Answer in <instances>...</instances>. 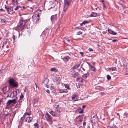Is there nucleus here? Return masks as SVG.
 Listing matches in <instances>:
<instances>
[{
  "mask_svg": "<svg viewBox=\"0 0 128 128\" xmlns=\"http://www.w3.org/2000/svg\"><path fill=\"white\" fill-rule=\"evenodd\" d=\"M26 20L23 21L22 19L19 20V24L17 26L18 28L21 30H23L24 28L25 24L26 22Z\"/></svg>",
  "mask_w": 128,
  "mask_h": 128,
  "instance_id": "f257e3e1",
  "label": "nucleus"
},
{
  "mask_svg": "<svg viewBox=\"0 0 128 128\" xmlns=\"http://www.w3.org/2000/svg\"><path fill=\"white\" fill-rule=\"evenodd\" d=\"M53 116H56L60 114V110L58 108H56L55 109V112H54L52 110L49 112Z\"/></svg>",
  "mask_w": 128,
  "mask_h": 128,
  "instance_id": "f03ea898",
  "label": "nucleus"
},
{
  "mask_svg": "<svg viewBox=\"0 0 128 128\" xmlns=\"http://www.w3.org/2000/svg\"><path fill=\"white\" fill-rule=\"evenodd\" d=\"M70 2L69 0H66L65 1L64 6V8L63 12H65L67 10L68 7L70 5Z\"/></svg>",
  "mask_w": 128,
  "mask_h": 128,
  "instance_id": "7ed1b4c3",
  "label": "nucleus"
},
{
  "mask_svg": "<svg viewBox=\"0 0 128 128\" xmlns=\"http://www.w3.org/2000/svg\"><path fill=\"white\" fill-rule=\"evenodd\" d=\"M9 82L10 85L13 87H15L18 86L17 83L14 82L12 79H10L9 81Z\"/></svg>",
  "mask_w": 128,
  "mask_h": 128,
  "instance_id": "20e7f679",
  "label": "nucleus"
},
{
  "mask_svg": "<svg viewBox=\"0 0 128 128\" xmlns=\"http://www.w3.org/2000/svg\"><path fill=\"white\" fill-rule=\"evenodd\" d=\"M45 118L46 119L47 121L49 122L50 124H52V118L50 117V115L48 112L46 113Z\"/></svg>",
  "mask_w": 128,
  "mask_h": 128,
  "instance_id": "39448f33",
  "label": "nucleus"
},
{
  "mask_svg": "<svg viewBox=\"0 0 128 128\" xmlns=\"http://www.w3.org/2000/svg\"><path fill=\"white\" fill-rule=\"evenodd\" d=\"M16 100L15 99H14L12 100H10L8 101L6 103V104L7 105H10L12 104H15L16 103Z\"/></svg>",
  "mask_w": 128,
  "mask_h": 128,
  "instance_id": "423d86ee",
  "label": "nucleus"
},
{
  "mask_svg": "<svg viewBox=\"0 0 128 128\" xmlns=\"http://www.w3.org/2000/svg\"><path fill=\"white\" fill-rule=\"evenodd\" d=\"M72 99L74 101H77L78 100V96L77 95L74 94L72 96Z\"/></svg>",
  "mask_w": 128,
  "mask_h": 128,
  "instance_id": "0eeeda50",
  "label": "nucleus"
},
{
  "mask_svg": "<svg viewBox=\"0 0 128 128\" xmlns=\"http://www.w3.org/2000/svg\"><path fill=\"white\" fill-rule=\"evenodd\" d=\"M61 75L60 74H56L55 76V80L58 82L60 81Z\"/></svg>",
  "mask_w": 128,
  "mask_h": 128,
  "instance_id": "6e6552de",
  "label": "nucleus"
},
{
  "mask_svg": "<svg viewBox=\"0 0 128 128\" xmlns=\"http://www.w3.org/2000/svg\"><path fill=\"white\" fill-rule=\"evenodd\" d=\"M71 74L75 78L77 77V76L78 75V72H76L73 70L71 71Z\"/></svg>",
  "mask_w": 128,
  "mask_h": 128,
  "instance_id": "1a4fd4ad",
  "label": "nucleus"
},
{
  "mask_svg": "<svg viewBox=\"0 0 128 128\" xmlns=\"http://www.w3.org/2000/svg\"><path fill=\"white\" fill-rule=\"evenodd\" d=\"M50 18L52 22L54 21L55 20H56L57 19V17L56 14L52 16Z\"/></svg>",
  "mask_w": 128,
  "mask_h": 128,
  "instance_id": "9d476101",
  "label": "nucleus"
},
{
  "mask_svg": "<svg viewBox=\"0 0 128 128\" xmlns=\"http://www.w3.org/2000/svg\"><path fill=\"white\" fill-rule=\"evenodd\" d=\"M32 119V118L30 117H27L25 120V121L29 123L30 122Z\"/></svg>",
  "mask_w": 128,
  "mask_h": 128,
  "instance_id": "9b49d317",
  "label": "nucleus"
},
{
  "mask_svg": "<svg viewBox=\"0 0 128 128\" xmlns=\"http://www.w3.org/2000/svg\"><path fill=\"white\" fill-rule=\"evenodd\" d=\"M38 98H34L33 100H32V102L33 103V105L34 106L35 105V104H36L37 103L38 101Z\"/></svg>",
  "mask_w": 128,
  "mask_h": 128,
  "instance_id": "f8f14e48",
  "label": "nucleus"
},
{
  "mask_svg": "<svg viewBox=\"0 0 128 128\" xmlns=\"http://www.w3.org/2000/svg\"><path fill=\"white\" fill-rule=\"evenodd\" d=\"M62 58L65 62H67L70 59L69 57L67 56L62 57Z\"/></svg>",
  "mask_w": 128,
  "mask_h": 128,
  "instance_id": "ddd939ff",
  "label": "nucleus"
},
{
  "mask_svg": "<svg viewBox=\"0 0 128 128\" xmlns=\"http://www.w3.org/2000/svg\"><path fill=\"white\" fill-rule=\"evenodd\" d=\"M8 12L10 14H12L13 13V11L12 10V9L11 7H10L9 9L7 10Z\"/></svg>",
  "mask_w": 128,
  "mask_h": 128,
  "instance_id": "4468645a",
  "label": "nucleus"
},
{
  "mask_svg": "<svg viewBox=\"0 0 128 128\" xmlns=\"http://www.w3.org/2000/svg\"><path fill=\"white\" fill-rule=\"evenodd\" d=\"M88 64L90 66V68L91 70H92L93 71H94L95 70L96 68H95V67L93 66H92L89 63Z\"/></svg>",
  "mask_w": 128,
  "mask_h": 128,
  "instance_id": "2eb2a0df",
  "label": "nucleus"
},
{
  "mask_svg": "<svg viewBox=\"0 0 128 128\" xmlns=\"http://www.w3.org/2000/svg\"><path fill=\"white\" fill-rule=\"evenodd\" d=\"M97 13L95 12H92L90 15V16L91 17H96L97 16Z\"/></svg>",
  "mask_w": 128,
  "mask_h": 128,
  "instance_id": "dca6fc26",
  "label": "nucleus"
},
{
  "mask_svg": "<svg viewBox=\"0 0 128 128\" xmlns=\"http://www.w3.org/2000/svg\"><path fill=\"white\" fill-rule=\"evenodd\" d=\"M80 65V64H74V66L72 68H78Z\"/></svg>",
  "mask_w": 128,
  "mask_h": 128,
  "instance_id": "f3484780",
  "label": "nucleus"
},
{
  "mask_svg": "<svg viewBox=\"0 0 128 128\" xmlns=\"http://www.w3.org/2000/svg\"><path fill=\"white\" fill-rule=\"evenodd\" d=\"M26 117L24 115L22 117H21L20 118V121L21 122V124H22L24 121L25 118Z\"/></svg>",
  "mask_w": 128,
  "mask_h": 128,
  "instance_id": "a211bd4d",
  "label": "nucleus"
},
{
  "mask_svg": "<svg viewBox=\"0 0 128 128\" xmlns=\"http://www.w3.org/2000/svg\"><path fill=\"white\" fill-rule=\"evenodd\" d=\"M64 85L65 86L66 88L68 89V90H70V88L69 87V86L68 84H64Z\"/></svg>",
  "mask_w": 128,
  "mask_h": 128,
  "instance_id": "6ab92c4d",
  "label": "nucleus"
},
{
  "mask_svg": "<svg viewBox=\"0 0 128 128\" xmlns=\"http://www.w3.org/2000/svg\"><path fill=\"white\" fill-rule=\"evenodd\" d=\"M17 95V92L15 90L13 92V96H16Z\"/></svg>",
  "mask_w": 128,
  "mask_h": 128,
  "instance_id": "aec40b11",
  "label": "nucleus"
},
{
  "mask_svg": "<svg viewBox=\"0 0 128 128\" xmlns=\"http://www.w3.org/2000/svg\"><path fill=\"white\" fill-rule=\"evenodd\" d=\"M64 41L65 42H67L68 43L69 42H70V40L69 39L66 38H64Z\"/></svg>",
  "mask_w": 128,
  "mask_h": 128,
  "instance_id": "412c9836",
  "label": "nucleus"
},
{
  "mask_svg": "<svg viewBox=\"0 0 128 128\" xmlns=\"http://www.w3.org/2000/svg\"><path fill=\"white\" fill-rule=\"evenodd\" d=\"M88 22L87 21H84L80 24V26H82L83 24L85 25L86 24L88 23Z\"/></svg>",
  "mask_w": 128,
  "mask_h": 128,
  "instance_id": "4be33fe9",
  "label": "nucleus"
},
{
  "mask_svg": "<svg viewBox=\"0 0 128 128\" xmlns=\"http://www.w3.org/2000/svg\"><path fill=\"white\" fill-rule=\"evenodd\" d=\"M109 32L110 34L114 35H115L116 34V32L112 30L110 31Z\"/></svg>",
  "mask_w": 128,
  "mask_h": 128,
  "instance_id": "5701e85b",
  "label": "nucleus"
},
{
  "mask_svg": "<svg viewBox=\"0 0 128 128\" xmlns=\"http://www.w3.org/2000/svg\"><path fill=\"white\" fill-rule=\"evenodd\" d=\"M58 92L60 93H62L63 92H66V91H65L64 90H58Z\"/></svg>",
  "mask_w": 128,
  "mask_h": 128,
  "instance_id": "b1692460",
  "label": "nucleus"
},
{
  "mask_svg": "<svg viewBox=\"0 0 128 128\" xmlns=\"http://www.w3.org/2000/svg\"><path fill=\"white\" fill-rule=\"evenodd\" d=\"M50 70L51 71H54L56 72L58 71V70L55 68H51Z\"/></svg>",
  "mask_w": 128,
  "mask_h": 128,
  "instance_id": "393cba45",
  "label": "nucleus"
},
{
  "mask_svg": "<svg viewBox=\"0 0 128 128\" xmlns=\"http://www.w3.org/2000/svg\"><path fill=\"white\" fill-rule=\"evenodd\" d=\"M34 125V128H39V126L38 124L36 123H35Z\"/></svg>",
  "mask_w": 128,
  "mask_h": 128,
  "instance_id": "a878e982",
  "label": "nucleus"
},
{
  "mask_svg": "<svg viewBox=\"0 0 128 128\" xmlns=\"http://www.w3.org/2000/svg\"><path fill=\"white\" fill-rule=\"evenodd\" d=\"M88 76V75L86 74H84L82 75V77L85 78H86Z\"/></svg>",
  "mask_w": 128,
  "mask_h": 128,
  "instance_id": "bb28decb",
  "label": "nucleus"
},
{
  "mask_svg": "<svg viewBox=\"0 0 128 128\" xmlns=\"http://www.w3.org/2000/svg\"><path fill=\"white\" fill-rule=\"evenodd\" d=\"M30 114V112H26L24 114V115L26 117L27 115H28V116H29Z\"/></svg>",
  "mask_w": 128,
  "mask_h": 128,
  "instance_id": "cd10ccee",
  "label": "nucleus"
},
{
  "mask_svg": "<svg viewBox=\"0 0 128 128\" xmlns=\"http://www.w3.org/2000/svg\"><path fill=\"white\" fill-rule=\"evenodd\" d=\"M1 22L2 23V24H6V20L4 19H1Z\"/></svg>",
  "mask_w": 128,
  "mask_h": 128,
  "instance_id": "c85d7f7f",
  "label": "nucleus"
},
{
  "mask_svg": "<svg viewBox=\"0 0 128 128\" xmlns=\"http://www.w3.org/2000/svg\"><path fill=\"white\" fill-rule=\"evenodd\" d=\"M77 81H79L80 82H82V79L80 78H77Z\"/></svg>",
  "mask_w": 128,
  "mask_h": 128,
  "instance_id": "c756f323",
  "label": "nucleus"
},
{
  "mask_svg": "<svg viewBox=\"0 0 128 128\" xmlns=\"http://www.w3.org/2000/svg\"><path fill=\"white\" fill-rule=\"evenodd\" d=\"M10 7L9 6H6V5H5V8L7 10L9 9V8Z\"/></svg>",
  "mask_w": 128,
  "mask_h": 128,
  "instance_id": "7c9ffc66",
  "label": "nucleus"
},
{
  "mask_svg": "<svg viewBox=\"0 0 128 128\" xmlns=\"http://www.w3.org/2000/svg\"><path fill=\"white\" fill-rule=\"evenodd\" d=\"M106 78L108 80H109L111 79V77L109 75H108L106 76Z\"/></svg>",
  "mask_w": 128,
  "mask_h": 128,
  "instance_id": "2f4dec72",
  "label": "nucleus"
},
{
  "mask_svg": "<svg viewBox=\"0 0 128 128\" xmlns=\"http://www.w3.org/2000/svg\"><path fill=\"white\" fill-rule=\"evenodd\" d=\"M12 2L13 3L16 4H17V0H12Z\"/></svg>",
  "mask_w": 128,
  "mask_h": 128,
  "instance_id": "473e14b6",
  "label": "nucleus"
},
{
  "mask_svg": "<svg viewBox=\"0 0 128 128\" xmlns=\"http://www.w3.org/2000/svg\"><path fill=\"white\" fill-rule=\"evenodd\" d=\"M24 97V95L21 93V95L20 97V100L22 99Z\"/></svg>",
  "mask_w": 128,
  "mask_h": 128,
  "instance_id": "72a5a7b5",
  "label": "nucleus"
},
{
  "mask_svg": "<svg viewBox=\"0 0 128 128\" xmlns=\"http://www.w3.org/2000/svg\"><path fill=\"white\" fill-rule=\"evenodd\" d=\"M82 34V32L80 31L77 32V35H79Z\"/></svg>",
  "mask_w": 128,
  "mask_h": 128,
  "instance_id": "f704fd0d",
  "label": "nucleus"
},
{
  "mask_svg": "<svg viewBox=\"0 0 128 128\" xmlns=\"http://www.w3.org/2000/svg\"><path fill=\"white\" fill-rule=\"evenodd\" d=\"M116 68L115 67H113L112 68V71L116 70Z\"/></svg>",
  "mask_w": 128,
  "mask_h": 128,
  "instance_id": "c9c22d12",
  "label": "nucleus"
},
{
  "mask_svg": "<svg viewBox=\"0 0 128 128\" xmlns=\"http://www.w3.org/2000/svg\"><path fill=\"white\" fill-rule=\"evenodd\" d=\"M19 7H20V6H16V7L15 8H14V10H17L19 8Z\"/></svg>",
  "mask_w": 128,
  "mask_h": 128,
  "instance_id": "e433bc0d",
  "label": "nucleus"
},
{
  "mask_svg": "<svg viewBox=\"0 0 128 128\" xmlns=\"http://www.w3.org/2000/svg\"><path fill=\"white\" fill-rule=\"evenodd\" d=\"M48 80L47 79H45L44 80V81L42 82V83L44 84V82H48ZM46 83H47V82H46Z\"/></svg>",
  "mask_w": 128,
  "mask_h": 128,
  "instance_id": "4c0bfd02",
  "label": "nucleus"
},
{
  "mask_svg": "<svg viewBox=\"0 0 128 128\" xmlns=\"http://www.w3.org/2000/svg\"><path fill=\"white\" fill-rule=\"evenodd\" d=\"M10 106L9 105H7L6 104V106L5 107L6 109L9 108H10V106Z\"/></svg>",
  "mask_w": 128,
  "mask_h": 128,
  "instance_id": "58836bf2",
  "label": "nucleus"
},
{
  "mask_svg": "<svg viewBox=\"0 0 128 128\" xmlns=\"http://www.w3.org/2000/svg\"><path fill=\"white\" fill-rule=\"evenodd\" d=\"M113 126L110 125L107 126V128H113Z\"/></svg>",
  "mask_w": 128,
  "mask_h": 128,
  "instance_id": "ea45409f",
  "label": "nucleus"
},
{
  "mask_svg": "<svg viewBox=\"0 0 128 128\" xmlns=\"http://www.w3.org/2000/svg\"><path fill=\"white\" fill-rule=\"evenodd\" d=\"M128 115V114L127 112H125L124 114V116H126Z\"/></svg>",
  "mask_w": 128,
  "mask_h": 128,
  "instance_id": "a19ab883",
  "label": "nucleus"
},
{
  "mask_svg": "<svg viewBox=\"0 0 128 128\" xmlns=\"http://www.w3.org/2000/svg\"><path fill=\"white\" fill-rule=\"evenodd\" d=\"M99 88L101 90H102L104 89V88L103 87H100V88Z\"/></svg>",
  "mask_w": 128,
  "mask_h": 128,
  "instance_id": "79ce46f5",
  "label": "nucleus"
},
{
  "mask_svg": "<svg viewBox=\"0 0 128 128\" xmlns=\"http://www.w3.org/2000/svg\"><path fill=\"white\" fill-rule=\"evenodd\" d=\"M80 53L81 54V56L83 57V55H84V53H83V52H80Z\"/></svg>",
  "mask_w": 128,
  "mask_h": 128,
  "instance_id": "37998d69",
  "label": "nucleus"
},
{
  "mask_svg": "<svg viewBox=\"0 0 128 128\" xmlns=\"http://www.w3.org/2000/svg\"><path fill=\"white\" fill-rule=\"evenodd\" d=\"M83 110H81L79 112V113L80 114H82L83 112Z\"/></svg>",
  "mask_w": 128,
  "mask_h": 128,
  "instance_id": "c03bdc74",
  "label": "nucleus"
},
{
  "mask_svg": "<svg viewBox=\"0 0 128 128\" xmlns=\"http://www.w3.org/2000/svg\"><path fill=\"white\" fill-rule=\"evenodd\" d=\"M82 120H81L80 119L79 120V122L78 124H81Z\"/></svg>",
  "mask_w": 128,
  "mask_h": 128,
  "instance_id": "a18cd8bd",
  "label": "nucleus"
},
{
  "mask_svg": "<svg viewBox=\"0 0 128 128\" xmlns=\"http://www.w3.org/2000/svg\"><path fill=\"white\" fill-rule=\"evenodd\" d=\"M46 92L48 94L50 93V92L48 90H46Z\"/></svg>",
  "mask_w": 128,
  "mask_h": 128,
  "instance_id": "49530a36",
  "label": "nucleus"
},
{
  "mask_svg": "<svg viewBox=\"0 0 128 128\" xmlns=\"http://www.w3.org/2000/svg\"><path fill=\"white\" fill-rule=\"evenodd\" d=\"M0 10L3 12H4L5 11V10L2 8L0 9Z\"/></svg>",
  "mask_w": 128,
  "mask_h": 128,
  "instance_id": "de8ad7c7",
  "label": "nucleus"
},
{
  "mask_svg": "<svg viewBox=\"0 0 128 128\" xmlns=\"http://www.w3.org/2000/svg\"><path fill=\"white\" fill-rule=\"evenodd\" d=\"M88 50H90V51H93V50L91 48H89Z\"/></svg>",
  "mask_w": 128,
  "mask_h": 128,
  "instance_id": "09e8293b",
  "label": "nucleus"
},
{
  "mask_svg": "<svg viewBox=\"0 0 128 128\" xmlns=\"http://www.w3.org/2000/svg\"><path fill=\"white\" fill-rule=\"evenodd\" d=\"M22 9H21V10H24L25 8L24 6H22Z\"/></svg>",
  "mask_w": 128,
  "mask_h": 128,
  "instance_id": "8fccbe9b",
  "label": "nucleus"
},
{
  "mask_svg": "<svg viewBox=\"0 0 128 128\" xmlns=\"http://www.w3.org/2000/svg\"><path fill=\"white\" fill-rule=\"evenodd\" d=\"M112 42H116L117 41V40H112Z\"/></svg>",
  "mask_w": 128,
  "mask_h": 128,
  "instance_id": "3c124183",
  "label": "nucleus"
},
{
  "mask_svg": "<svg viewBox=\"0 0 128 128\" xmlns=\"http://www.w3.org/2000/svg\"><path fill=\"white\" fill-rule=\"evenodd\" d=\"M103 8H106L105 5L104 4H103Z\"/></svg>",
  "mask_w": 128,
  "mask_h": 128,
  "instance_id": "603ef678",
  "label": "nucleus"
},
{
  "mask_svg": "<svg viewBox=\"0 0 128 128\" xmlns=\"http://www.w3.org/2000/svg\"><path fill=\"white\" fill-rule=\"evenodd\" d=\"M86 122H84V123H83V126H84L86 125Z\"/></svg>",
  "mask_w": 128,
  "mask_h": 128,
  "instance_id": "864d4df0",
  "label": "nucleus"
},
{
  "mask_svg": "<svg viewBox=\"0 0 128 128\" xmlns=\"http://www.w3.org/2000/svg\"><path fill=\"white\" fill-rule=\"evenodd\" d=\"M22 7H21V6H20V7L19 8V9H18L19 10H21V9H22Z\"/></svg>",
  "mask_w": 128,
  "mask_h": 128,
  "instance_id": "5fc2aeb1",
  "label": "nucleus"
},
{
  "mask_svg": "<svg viewBox=\"0 0 128 128\" xmlns=\"http://www.w3.org/2000/svg\"><path fill=\"white\" fill-rule=\"evenodd\" d=\"M100 94H101L102 95H103L105 93L104 92H101L100 93Z\"/></svg>",
  "mask_w": 128,
  "mask_h": 128,
  "instance_id": "6e6d98bb",
  "label": "nucleus"
},
{
  "mask_svg": "<svg viewBox=\"0 0 128 128\" xmlns=\"http://www.w3.org/2000/svg\"><path fill=\"white\" fill-rule=\"evenodd\" d=\"M126 72H128V67L126 68Z\"/></svg>",
  "mask_w": 128,
  "mask_h": 128,
  "instance_id": "4d7b16f0",
  "label": "nucleus"
},
{
  "mask_svg": "<svg viewBox=\"0 0 128 128\" xmlns=\"http://www.w3.org/2000/svg\"><path fill=\"white\" fill-rule=\"evenodd\" d=\"M85 107L86 106L85 105H83L82 106V108H85Z\"/></svg>",
  "mask_w": 128,
  "mask_h": 128,
  "instance_id": "13d9d810",
  "label": "nucleus"
},
{
  "mask_svg": "<svg viewBox=\"0 0 128 128\" xmlns=\"http://www.w3.org/2000/svg\"><path fill=\"white\" fill-rule=\"evenodd\" d=\"M92 64H94L95 63V62H92Z\"/></svg>",
  "mask_w": 128,
  "mask_h": 128,
  "instance_id": "bf43d9fd",
  "label": "nucleus"
},
{
  "mask_svg": "<svg viewBox=\"0 0 128 128\" xmlns=\"http://www.w3.org/2000/svg\"><path fill=\"white\" fill-rule=\"evenodd\" d=\"M102 33L103 34H105L106 33V32H102Z\"/></svg>",
  "mask_w": 128,
  "mask_h": 128,
  "instance_id": "052dcab7",
  "label": "nucleus"
},
{
  "mask_svg": "<svg viewBox=\"0 0 128 128\" xmlns=\"http://www.w3.org/2000/svg\"><path fill=\"white\" fill-rule=\"evenodd\" d=\"M109 68V70H112V68Z\"/></svg>",
  "mask_w": 128,
  "mask_h": 128,
  "instance_id": "680f3d73",
  "label": "nucleus"
},
{
  "mask_svg": "<svg viewBox=\"0 0 128 128\" xmlns=\"http://www.w3.org/2000/svg\"><path fill=\"white\" fill-rule=\"evenodd\" d=\"M35 85H36V87H37V85L36 84V83H35Z\"/></svg>",
  "mask_w": 128,
  "mask_h": 128,
  "instance_id": "e2e57ef3",
  "label": "nucleus"
},
{
  "mask_svg": "<svg viewBox=\"0 0 128 128\" xmlns=\"http://www.w3.org/2000/svg\"><path fill=\"white\" fill-rule=\"evenodd\" d=\"M117 115L118 116L119 115V114L118 113H117Z\"/></svg>",
  "mask_w": 128,
  "mask_h": 128,
  "instance_id": "0e129e2a",
  "label": "nucleus"
},
{
  "mask_svg": "<svg viewBox=\"0 0 128 128\" xmlns=\"http://www.w3.org/2000/svg\"><path fill=\"white\" fill-rule=\"evenodd\" d=\"M1 38H0V41L1 40Z\"/></svg>",
  "mask_w": 128,
  "mask_h": 128,
  "instance_id": "69168bd1",
  "label": "nucleus"
},
{
  "mask_svg": "<svg viewBox=\"0 0 128 128\" xmlns=\"http://www.w3.org/2000/svg\"><path fill=\"white\" fill-rule=\"evenodd\" d=\"M39 16V14H38V15H37V16H38H38Z\"/></svg>",
  "mask_w": 128,
  "mask_h": 128,
  "instance_id": "338daca9",
  "label": "nucleus"
},
{
  "mask_svg": "<svg viewBox=\"0 0 128 128\" xmlns=\"http://www.w3.org/2000/svg\"><path fill=\"white\" fill-rule=\"evenodd\" d=\"M58 128H62L61 127H59Z\"/></svg>",
  "mask_w": 128,
  "mask_h": 128,
  "instance_id": "774afa93",
  "label": "nucleus"
}]
</instances>
